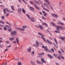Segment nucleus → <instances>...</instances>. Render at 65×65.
I'll use <instances>...</instances> for the list:
<instances>
[{
    "mask_svg": "<svg viewBox=\"0 0 65 65\" xmlns=\"http://www.w3.org/2000/svg\"><path fill=\"white\" fill-rule=\"evenodd\" d=\"M51 23L52 25H53V26H54V27H56V29L57 31H59V29H64L63 27L59 25L58 26H56V25H55V24L54 23H53L52 22H51Z\"/></svg>",
    "mask_w": 65,
    "mask_h": 65,
    "instance_id": "obj_1",
    "label": "nucleus"
},
{
    "mask_svg": "<svg viewBox=\"0 0 65 65\" xmlns=\"http://www.w3.org/2000/svg\"><path fill=\"white\" fill-rule=\"evenodd\" d=\"M36 44H33L32 45V46L35 47H38L39 46V42L36 41Z\"/></svg>",
    "mask_w": 65,
    "mask_h": 65,
    "instance_id": "obj_2",
    "label": "nucleus"
},
{
    "mask_svg": "<svg viewBox=\"0 0 65 65\" xmlns=\"http://www.w3.org/2000/svg\"><path fill=\"white\" fill-rule=\"evenodd\" d=\"M38 34L39 35H40V36H41V38H42L45 41H46V40L45 39V38H44V36L43 34H41V33L40 32H38Z\"/></svg>",
    "mask_w": 65,
    "mask_h": 65,
    "instance_id": "obj_3",
    "label": "nucleus"
},
{
    "mask_svg": "<svg viewBox=\"0 0 65 65\" xmlns=\"http://www.w3.org/2000/svg\"><path fill=\"white\" fill-rule=\"evenodd\" d=\"M35 26L36 27H37V28H39L40 29H41L42 30H43V29L42 26H41V25L39 24L38 25L39 26L37 25H35Z\"/></svg>",
    "mask_w": 65,
    "mask_h": 65,
    "instance_id": "obj_4",
    "label": "nucleus"
},
{
    "mask_svg": "<svg viewBox=\"0 0 65 65\" xmlns=\"http://www.w3.org/2000/svg\"><path fill=\"white\" fill-rule=\"evenodd\" d=\"M11 34L12 35H15L17 34V31H13L11 32Z\"/></svg>",
    "mask_w": 65,
    "mask_h": 65,
    "instance_id": "obj_5",
    "label": "nucleus"
},
{
    "mask_svg": "<svg viewBox=\"0 0 65 65\" xmlns=\"http://www.w3.org/2000/svg\"><path fill=\"white\" fill-rule=\"evenodd\" d=\"M51 15L54 17H56V18H57V17H58V16L57 15L53 13H52L51 14Z\"/></svg>",
    "mask_w": 65,
    "mask_h": 65,
    "instance_id": "obj_6",
    "label": "nucleus"
},
{
    "mask_svg": "<svg viewBox=\"0 0 65 65\" xmlns=\"http://www.w3.org/2000/svg\"><path fill=\"white\" fill-rule=\"evenodd\" d=\"M22 9L21 8H19L18 10V12L19 14H20L21 13Z\"/></svg>",
    "mask_w": 65,
    "mask_h": 65,
    "instance_id": "obj_7",
    "label": "nucleus"
},
{
    "mask_svg": "<svg viewBox=\"0 0 65 65\" xmlns=\"http://www.w3.org/2000/svg\"><path fill=\"white\" fill-rule=\"evenodd\" d=\"M29 7L30 9L31 10V11L33 12H34V10L35 9L34 8H33L32 7Z\"/></svg>",
    "mask_w": 65,
    "mask_h": 65,
    "instance_id": "obj_8",
    "label": "nucleus"
},
{
    "mask_svg": "<svg viewBox=\"0 0 65 65\" xmlns=\"http://www.w3.org/2000/svg\"><path fill=\"white\" fill-rule=\"evenodd\" d=\"M41 60L42 63H45V64L46 63V61L44 60V59H43V58H41Z\"/></svg>",
    "mask_w": 65,
    "mask_h": 65,
    "instance_id": "obj_9",
    "label": "nucleus"
},
{
    "mask_svg": "<svg viewBox=\"0 0 65 65\" xmlns=\"http://www.w3.org/2000/svg\"><path fill=\"white\" fill-rule=\"evenodd\" d=\"M16 28L17 29H18V30H21V31H24V30H25V28H22L18 27H17Z\"/></svg>",
    "mask_w": 65,
    "mask_h": 65,
    "instance_id": "obj_10",
    "label": "nucleus"
},
{
    "mask_svg": "<svg viewBox=\"0 0 65 65\" xmlns=\"http://www.w3.org/2000/svg\"><path fill=\"white\" fill-rule=\"evenodd\" d=\"M30 19L32 22H34L35 21V19L34 18H31Z\"/></svg>",
    "mask_w": 65,
    "mask_h": 65,
    "instance_id": "obj_11",
    "label": "nucleus"
},
{
    "mask_svg": "<svg viewBox=\"0 0 65 65\" xmlns=\"http://www.w3.org/2000/svg\"><path fill=\"white\" fill-rule=\"evenodd\" d=\"M45 2L47 3L48 5H50V3L49 2V1L48 0H44Z\"/></svg>",
    "mask_w": 65,
    "mask_h": 65,
    "instance_id": "obj_12",
    "label": "nucleus"
},
{
    "mask_svg": "<svg viewBox=\"0 0 65 65\" xmlns=\"http://www.w3.org/2000/svg\"><path fill=\"white\" fill-rule=\"evenodd\" d=\"M34 7L36 8V9H38V10H40V9L39 7L35 5L34 6Z\"/></svg>",
    "mask_w": 65,
    "mask_h": 65,
    "instance_id": "obj_13",
    "label": "nucleus"
},
{
    "mask_svg": "<svg viewBox=\"0 0 65 65\" xmlns=\"http://www.w3.org/2000/svg\"><path fill=\"white\" fill-rule=\"evenodd\" d=\"M27 51L29 53H31V47H29Z\"/></svg>",
    "mask_w": 65,
    "mask_h": 65,
    "instance_id": "obj_14",
    "label": "nucleus"
},
{
    "mask_svg": "<svg viewBox=\"0 0 65 65\" xmlns=\"http://www.w3.org/2000/svg\"><path fill=\"white\" fill-rule=\"evenodd\" d=\"M59 38L60 39H61V40H62V41H63L64 40H65V37H59Z\"/></svg>",
    "mask_w": 65,
    "mask_h": 65,
    "instance_id": "obj_15",
    "label": "nucleus"
},
{
    "mask_svg": "<svg viewBox=\"0 0 65 65\" xmlns=\"http://www.w3.org/2000/svg\"><path fill=\"white\" fill-rule=\"evenodd\" d=\"M47 43H49V44H53L52 42H51L50 41L48 40L47 39Z\"/></svg>",
    "mask_w": 65,
    "mask_h": 65,
    "instance_id": "obj_16",
    "label": "nucleus"
},
{
    "mask_svg": "<svg viewBox=\"0 0 65 65\" xmlns=\"http://www.w3.org/2000/svg\"><path fill=\"white\" fill-rule=\"evenodd\" d=\"M15 38V37H13V38H9V40H10V41H12Z\"/></svg>",
    "mask_w": 65,
    "mask_h": 65,
    "instance_id": "obj_17",
    "label": "nucleus"
},
{
    "mask_svg": "<svg viewBox=\"0 0 65 65\" xmlns=\"http://www.w3.org/2000/svg\"><path fill=\"white\" fill-rule=\"evenodd\" d=\"M30 63L31 64H32V65H36L35 63H34L33 61L32 60L30 61Z\"/></svg>",
    "mask_w": 65,
    "mask_h": 65,
    "instance_id": "obj_18",
    "label": "nucleus"
},
{
    "mask_svg": "<svg viewBox=\"0 0 65 65\" xmlns=\"http://www.w3.org/2000/svg\"><path fill=\"white\" fill-rule=\"evenodd\" d=\"M48 56V57H50V58H51V59H53V57L50 54H48L47 55Z\"/></svg>",
    "mask_w": 65,
    "mask_h": 65,
    "instance_id": "obj_19",
    "label": "nucleus"
},
{
    "mask_svg": "<svg viewBox=\"0 0 65 65\" xmlns=\"http://www.w3.org/2000/svg\"><path fill=\"white\" fill-rule=\"evenodd\" d=\"M44 5L45 6H46V7L47 8H49V7H48V6L47 4L45 3H44Z\"/></svg>",
    "mask_w": 65,
    "mask_h": 65,
    "instance_id": "obj_20",
    "label": "nucleus"
},
{
    "mask_svg": "<svg viewBox=\"0 0 65 65\" xmlns=\"http://www.w3.org/2000/svg\"><path fill=\"white\" fill-rule=\"evenodd\" d=\"M58 24H60L61 25H64V23L60 22H59V23H58Z\"/></svg>",
    "mask_w": 65,
    "mask_h": 65,
    "instance_id": "obj_21",
    "label": "nucleus"
},
{
    "mask_svg": "<svg viewBox=\"0 0 65 65\" xmlns=\"http://www.w3.org/2000/svg\"><path fill=\"white\" fill-rule=\"evenodd\" d=\"M16 40L17 42V43H18V44H19V39H18V38H16Z\"/></svg>",
    "mask_w": 65,
    "mask_h": 65,
    "instance_id": "obj_22",
    "label": "nucleus"
},
{
    "mask_svg": "<svg viewBox=\"0 0 65 65\" xmlns=\"http://www.w3.org/2000/svg\"><path fill=\"white\" fill-rule=\"evenodd\" d=\"M26 15L27 17V18H28L29 19H30V15L28 14H26Z\"/></svg>",
    "mask_w": 65,
    "mask_h": 65,
    "instance_id": "obj_23",
    "label": "nucleus"
},
{
    "mask_svg": "<svg viewBox=\"0 0 65 65\" xmlns=\"http://www.w3.org/2000/svg\"><path fill=\"white\" fill-rule=\"evenodd\" d=\"M22 11L24 13H26V11H25V10H24V9L23 8H22Z\"/></svg>",
    "mask_w": 65,
    "mask_h": 65,
    "instance_id": "obj_24",
    "label": "nucleus"
},
{
    "mask_svg": "<svg viewBox=\"0 0 65 65\" xmlns=\"http://www.w3.org/2000/svg\"><path fill=\"white\" fill-rule=\"evenodd\" d=\"M6 11L5 10V9H4L3 10V11L4 14H6Z\"/></svg>",
    "mask_w": 65,
    "mask_h": 65,
    "instance_id": "obj_25",
    "label": "nucleus"
},
{
    "mask_svg": "<svg viewBox=\"0 0 65 65\" xmlns=\"http://www.w3.org/2000/svg\"><path fill=\"white\" fill-rule=\"evenodd\" d=\"M43 25H45L47 27V24H46V23H42Z\"/></svg>",
    "mask_w": 65,
    "mask_h": 65,
    "instance_id": "obj_26",
    "label": "nucleus"
},
{
    "mask_svg": "<svg viewBox=\"0 0 65 65\" xmlns=\"http://www.w3.org/2000/svg\"><path fill=\"white\" fill-rule=\"evenodd\" d=\"M36 62L38 63V64H42V63L41 62H40L39 61L37 60Z\"/></svg>",
    "mask_w": 65,
    "mask_h": 65,
    "instance_id": "obj_27",
    "label": "nucleus"
},
{
    "mask_svg": "<svg viewBox=\"0 0 65 65\" xmlns=\"http://www.w3.org/2000/svg\"><path fill=\"white\" fill-rule=\"evenodd\" d=\"M11 8L13 10H14V6H11Z\"/></svg>",
    "mask_w": 65,
    "mask_h": 65,
    "instance_id": "obj_28",
    "label": "nucleus"
},
{
    "mask_svg": "<svg viewBox=\"0 0 65 65\" xmlns=\"http://www.w3.org/2000/svg\"><path fill=\"white\" fill-rule=\"evenodd\" d=\"M43 9L45 10H46V11H47L48 12H49V10L44 8H43Z\"/></svg>",
    "mask_w": 65,
    "mask_h": 65,
    "instance_id": "obj_29",
    "label": "nucleus"
},
{
    "mask_svg": "<svg viewBox=\"0 0 65 65\" xmlns=\"http://www.w3.org/2000/svg\"><path fill=\"white\" fill-rule=\"evenodd\" d=\"M5 9L6 11H8V12H10V11L7 8H5Z\"/></svg>",
    "mask_w": 65,
    "mask_h": 65,
    "instance_id": "obj_30",
    "label": "nucleus"
},
{
    "mask_svg": "<svg viewBox=\"0 0 65 65\" xmlns=\"http://www.w3.org/2000/svg\"><path fill=\"white\" fill-rule=\"evenodd\" d=\"M0 23H2L3 24H4L5 22L2 21L0 20Z\"/></svg>",
    "mask_w": 65,
    "mask_h": 65,
    "instance_id": "obj_31",
    "label": "nucleus"
},
{
    "mask_svg": "<svg viewBox=\"0 0 65 65\" xmlns=\"http://www.w3.org/2000/svg\"><path fill=\"white\" fill-rule=\"evenodd\" d=\"M34 1H35V2L36 3H37V4H40V3H38V2H37L35 0H34Z\"/></svg>",
    "mask_w": 65,
    "mask_h": 65,
    "instance_id": "obj_32",
    "label": "nucleus"
},
{
    "mask_svg": "<svg viewBox=\"0 0 65 65\" xmlns=\"http://www.w3.org/2000/svg\"><path fill=\"white\" fill-rule=\"evenodd\" d=\"M44 53H41L39 54V55L40 56V55H44Z\"/></svg>",
    "mask_w": 65,
    "mask_h": 65,
    "instance_id": "obj_33",
    "label": "nucleus"
},
{
    "mask_svg": "<svg viewBox=\"0 0 65 65\" xmlns=\"http://www.w3.org/2000/svg\"><path fill=\"white\" fill-rule=\"evenodd\" d=\"M4 29L5 31H6L7 30V28L5 27H4Z\"/></svg>",
    "mask_w": 65,
    "mask_h": 65,
    "instance_id": "obj_34",
    "label": "nucleus"
},
{
    "mask_svg": "<svg viewBox=\"0 0 65 65\" xmlns=\"http://www.w3.org/2000/svg\"><path fill=\"white\" fill-rule=\"evenodd\" d=\"M34 52L32 51V54H31V55L32 56H34Z\"/></svg>",
    "mask_w": 65,
    "mask_h": 65,
    "instance_id": "obj_35",
    "label": "nucleus"
},
{
    "mask_svg": "<svg viewBox=\"0 0 65 65\" xmlns=\"http://www.w3.org/2000/svg\"><path fill=\"white\" fill-rule=\"evenodd\" d=\"M60 50L61 51V52L63 53H65V52H64V51L62 49V48L60 49Z\"/></svg>",
    "mask_w": 65,
    "mask_h": 65,
    "instance_id": "obj_36",
    "label": "nucleus"
},
{
    "mask_svg": "<svg viewBox=\"0 0 65 65\" xmlns=\"http://www.w3.org/2000/svg\"><path fill=\"white\" fill-rule=\"evenodd\" d=\"M54 40L55 41V43H56L57 45H58V43H57V41L56 40V39L54 38Z\"/></svg>",
    "mask_w": 65,
    "mask_h": 65,
    "instance_id": "obj_37",
    "label": "nucleus"
},
{
    "mask_svg": "<svg viewBox=\"0 0 65 65\" xmlns=\"http://www.w3.org/2000/svg\"><path fill=\"white\" fill-rule=\"evenodd\" d=\"M42 19H44V20H46V18H45L44 17L42 16Z\"/></svg>",
    "mask_w": 65,
    "mask_h": 65,
    "instance_id": "obj_38",
    "label": "nucleus"
},
{
    "mask_svg": "<svg viewBox=\"0 0 65 65\" xmlns=\"http://www.w3.org/2000/svg\"><path fill=\"white\" fill-rule=\"evenodd\" d=\"M22 65V63L21 62H19L18 63V65Z\"/></svg>",
    "mask_w": 65,
    "mask_h": 65,
    "instance_id": "obj_39",
    "label": "nucleus"
},
{
    "mask_svg": "<svg viewBox=\"0 0 65 65\" xmlns=\"http://www.w3.org/2000/svg\"><path fill=\"white\" fill-rule=\"evenodd\" d=\"M23 1V2H24V3H25V4H27V2H26V1H25V0H22Z\"/></svg>",
    "mask_w": 65,
    "mask_h": 65,
    "instance_id": "obj_40",
    "label": "nucleus"
},
{
    "mask_svg": "<svg viewBox=\"0 0 65 65\" xmlns=\"http://www.w3.org/2000/svg\"><path fill=\"white\" fill-rule=\"evenodd\" d=\"M8 30L9 32H11L12 31V30L10 28L8 29Z\"/></svg>",
    "mask_w": 65,
    "mask_h": 65,
    "instance_id": "obj_41",
    "label": "nucleus"
},
{
    "mask_svg": "<svg viewBox=\"0 0 65 65\" xmlns=\"http://www.w3.org/2000/svg\"><path fill=\"white\" fill-rule=\"evenodd\" d=\"M4 26V25H2L1 24H0V27H3Z\"/></svg>",
    "mask_w": 65,
    "mask_h": 65,
    "instance_id": "obj_42",
    "label": "nucleus"
},
{
    "mask_svg": "<svg viewBox=\"0 0 65 65\" xmlns=\"http://www.w3.org/2000/svg\"><path fill=\"white\" fill-rule=\"evenodd\" d=\"M22 28L24 29V28H27V26H22Z\"/></svg>",
    "mask_w": 65,
    "mask_h": 65,
    "instance_id": "obj_43",
    "label": "nucleus"
},
{
    "mask_svg": "<svg viewBox=\"0 0 65 65\" xmlns=\"http://www.w3.org/2000/svg\"><path fill=\"white\" fill-rule=\"evenodd\" d=\"M6 43H9V42L8 41H6Z\"/></svg>",
    "mask_w": 65,
    "mask_h": 65,
    "instance_id": "obj_44",
    "label": "nucleus"
},
{
    "mask_svg": "<svg viewBox=\"0 0 65 65\" xmlns=\"http://www.w3.org/2000/svg\"><path fill=\"white\" fill-rule=\"evenodd\" d=\"M50 7H51V8L52 9H53V10H54V9H53V7H52V6H51L50 5H50H49Z\"/></svg>",
    "mask_w": 65,
    "mask_h": 65,
    "instance_id": "obj_45",
    "label": "nucleus"
},
{
    "mask_svg": "<svg viewBox=\"0 0 65 65\" xmlns=\"http://www.w3.org/2000/svg\"><path fill=\"white\" fill-rule=\"evenodd\" d=\"M39 1L40 3H41V4H43V3H42V2H41V1L39 0Z\"/></svg>",
    "mask_w": 65,
    "mask_h": 65,
    "instance_id": "obj_46",
    "label": "nucleus"
},
{
    "mask_svg": "<svg viewBox=\"0 0 65 65\" xmlns=\"http://www.w3.org/2000/svg\"><path fill=\"white\" fill-rule=\"evenodd\" d=\"M47 50H48V49L46 47V48L44 49V50L45 51H47Z\"/></svg>",
    "mask_w": 65,
    "mask_h": 65,
    "instance_id": "obj_47",
    "label": "nucleus"
},
{
    "mask_svg": "<svg viewBox=\"0 0 65 65\" xmlns=\"http://www.w3.org/2000/svg\"><path fill=\"white\" fill-rule=\"evenodd\" d=\"M18 1L19 2V3H22V2H21V0H18Z\"/></svg>",
    "mask_w": 65,
    "mask_h": 65,
    "instance_id": "obj_48",
    "label": "nucleus"
},
{
    "mask_svg": "<svg viewBox=\"0 0 65 65\" xmlns=\"http://www.w3.org/2000/svg\"><path fill=\"white\" fill-rule=\"evenodd\" d=\"M12 43H14V44H15L16 43V41H14L12 42Z\"/></svg>",
    "mask_w": 65,
    "mask_h": 65,
    "instance_id": "obj_49",
    "label": "nucleus"
},
{
    "mask_svg": "<svg viewBox=\"0 0 65 65\" xmlns=\"http://www.w3.org/2000/svg\"><path fill=\"white\" fill-rule=\"evenodd\" d=\"M57 58L58 59V60H60V59H61V58L60 57L58 56L57 57Z\"/></svg>",
    "mask_w": 65,
    "mask_h": 65,
    "instance_id": "obj_50",
    "label": "nucleus"
},
{
    "mask_svg": "<svg viewBox=\"0 0 65 65\" xmlns=\"http://www.w3.org/2000/svg\"><path fill=\"white\" fill-rule=\"evenodd\" d=\"M53 56H54V57H57V56H58V54H57V55H56L55 54H53Z\"/></svg>",
    "mask_w": 65,
    "mask_h": 65,
    "instance_id": "obj_51",
    "label": "nucleus"
},
{
    "mask_svg": "<svg viewBox=\"0 0 65 65\" xmlns=\"http://www.w3.org/2000/svg\"><path fill=\"white\" fill-rule=\"evenodd\" d=\"M15 59V60H17V61H19V59L18 58Z\"/></svg>",
    "mask_w": 65,
    "mask_h": 65,
    "instance_id": "obj_52",
    "label": "nucleus"
},
{
    "mask_svg": "<svg viewBox=\"0 0 65 65\" xmlns=\"http://www.w3.org/2000/svg\"><path fill=\"white\" fill-rule=\"evenodd\" d=\"M2 19H4V17L3 16H2Z\"/></svg>",
    "mask_w": 65,
    "mask_h": 65,
    "instance_id": "obj_53",
    "label": "nucleus"
},
{
    "mask_svg": "<svg viewBox=\"0 0 65 65\" xmlns=\"http://www.w3.org/2000/svg\"><path fill=\"white\" fill-rule=\"evenodd\" d=\"M59 31H55V32L56 33H59Z\"/></svg>",
    "mask_w": 65,
    "mask_h": 65,
    "instance_id": "obj_54",
    "label": "nucleus"
},
{
    "mask_svg": "<svg viewBox=\"0 0 65 65\" xmlns=\"http://www.w3.org/2000/svg\"><path fill=\"white\" fill-rule=\"evenodd\" d=\"M51 50L53 52H54V50H53V49L52 48L51 49Z\"/></svg>",
    "mask_w": 65,
    "mask_h": 65,
    "instance_id": "obj_55",
    "label": "nucleus"
},
{
    "mask_svg": "<svg viewBox=\"0 0 65 65\" xmlns=\"http://www.w3.org/2000/svg\"><path fill=\"white\" fill-rule=\"evenodd\" d=\"M61 4H62V2H59V4L60 5H61Z\"/></svg>",
    "mask_w": 65,
    "mask_h": 65,
    "instance_id": "obj_56",
    "label": "nucleus"
},
{
    "mask_svg": "<svg viewBox=\"0 0 65 65\" xmlns=\"http://www.w3.org/2000/svg\"><path fill=\"white\" fill-rule=\"evenodd\" d=\"M8 14H9V13H8L6 15V17H8V16L9 15Z\"/></svg>",
    "mask_w": 65,
    "mask_h": 65,
    "instance_id": "obj_57",
    "label": "nucleus"
},
{
    "mask_svg": "<svg viewBox=\"0 0 65 65\" xmlns=\"http://www.w3.org/2000/svg\"><path fill=\"white\" fill-rule=\"evenodd\" d=\"M17 48H18V47H16L14 49H15V51H16L17 50Z\"/></svg>",
    "mask_w": 65,
    "mask_h": 65,
    "instance_id": "obj_58",
    "label": "nucleus"
},
{
    "mask_svg": "<svg viewBox=\"0 0 65 65\" xmlns=\"http://www.w3.org/2000/svg\"><path fill=\"white\" fill-rule=\"evenodd\" d=\"M42 12L43 13H44V14H46V13H45L44 11H42Z\"/></svg>",
    "mask_w": 65,
    "mask_h": 65,
    "instance_id": "obj_59",
    "label": "nucleus"
},
{
    "mask_svg": "<svg viewBox=\"0 0 65 65\" xmlns=\"http://www.w3.org/2000/svg\"><path fill=\"white\" fill-rule=\"evenodd\" d=\"M30 3H31V4H34V3H33V2L32 1H30Z\"/></svg>",
    "mask_w": 65,
    "mask_h": 65,
    "instance_id": "obj_60",
    "label": "nucleus"
},
{
    "mask_svg": "<svg viewBox=\"0 0 65 65\" xmlns=\"http://www.w3.org/2000/svg\"><path fill=\"white\" fill-rule=\"evenodd\" d=\"M42 47V48H44L45 49L46 48V47H45L44 46H43Z\"/></svg>",
    "mask_w": 65,
    "mask_h": 65,
    "instance_id": "obj_61",
    "label": "nucleus"
},
{
    "mask_svg": "<svg viewBox=\"0 0 65 65\" xmlns=\"http://www.w3.org/2000/svg\"><path fill=\"white\" fill-rule=\"evenodd\" d=\"M53 44L54 45H55V46L56 45V43H55L54 42L53 43Z\"/></svg>",
    "mask_w": 65,
    "mask_h": 65,
    "instance_id": "obj_62",
    "label": "nucleus"
},
{
    "mask_svg": "<svg viewBox=\"0 0 65 65\" xmlns=\"http://www.w3.org/2000/svg\"><path fill=\"white\" fill-rule=\"evenodd\" d=\"M61 58H62V59H64V58L62 56H61Z\"/></svg>",
    "mask_w": 65,
    "mask_h": 65,
    "instance_id": "obj_63",
    "label": "nucleus"
},
{
    "mask_svg": "<svg viewBox=\"0 0 65 65\" xmlns=\"http://www.w3.org/2000/svg\"><path fill=\"white\" fill-rule=\"evenodd\" d=\"M58 52L59 53V54H61V51H58Z\"/></svg>",
    "mask_w": 65,
    "mask_h": 65,
    "instance_id": "obj_64",
    "label": "nucleus"
}]
</instances>
